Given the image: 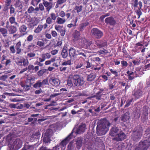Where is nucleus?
I'll return each instance as SVG.
<instances>
[{
  "label": "nucleus",
  "mask_w": 150,
  "mask_h": 150,
  "mask_svg": "<svg viewBox=\"0 0 150 150\" xmlns=\"http://www.w3.org/2000/svg\"><path fill=\"white\" fill-rule=\"evenodd\" d=\"M96 75L93 74H91L87 76V80L88 81H91L94 80L96 78Z\"/></svg>",
  "instance_id": "obj_37"
},
{
  "label": "nucleus",
  "mask_w": 150,
  "mask_h": 150,
  "mask_svg": "<svg viewBox=\"0 0 150 150\" xmlns=\"http://www.w3.org/2000/svg\"><path fill=\"white\" fill-rule=\"evenodd\" d=\"M34 10V8L32 6H31L28 8V12L29 13H31L33 12Z\"/></svg>",
  "instance_id": "obj_64"
},
{
  "label": "nucleus",
  "mask_w": 150,
  "mask_h": 150,
  "mask_svg": "<svg viewBox=\"0 0 150 150\" xmlns=\"http://www.w3.org/2000/svg\"><path fill=\"white\" fill-rule=\"evenodd\" d=\"M121 63L122 64V67L123 68L127 67L128 65V63L126 61L124 60L121 61Z\"/></svg>",
  "instance_id": "obj_56"
},
{
  "label": "nucleus",
  "mask_w": 150,
  "mask_h": 150,
  "mask_svg": "<svg viewBox=\"0 0 150 150\" xmlns=\"http://www.w3.org/2000/svg\"><path fill=\"white\" fill-rule=\"evenodd\" d=\"M86 125L85 124L82 123L80 125L76 130V133L77 134H80L83 133L85 132Z\"/></svg>",
  "instance_id": "obj_18"
},
{
  "label": "nucleus",
  "mask_w": 150,
  "mask_h": 150,
  "mask_svg": "<svg viewBox=\"0 0 150 150\" xmlns=\"http://www.w3.org/2000/svg\"><path fill=\"white\" fill-rule=\"evenodd\" d=\"M67 0H57L55 6V8H57L59 7V5L62 4L66 2Z\"/></svg>",
  "instance_id": "obj_39"
},
{
  "label": "nucleus",
  "mask_w": 150,
  "mask_h": 150,
  "mask_svg": "<svg viewBox=\"0 0 150 150\" xmlns=\"http://www.w3.org/2000/svg\"><path fill=\"white\" fill-rule=\"evenodd\" d=\"M124 144L123 143H121L118 144L117 147V150H122L125 148Z\"/></svg>",
  "instance_id": "obj_49"
},
{
  "label": "nucleus",
  "mask_w": 150,
  "mask_h": 150,
  "mask_svg": "<svg viewBox=\"0 0 150 150\" xmlns=\"http://www.w3.org/2000/svg\"><path fill=\"white\" fill-rule=\"evenodd\" d=\"M105 22L107 24H109L111 25L114 26L116 23V21L114 18L110 17L105 18Z\"/></svg>",
  "instance_id": "obj_19"
},
{
  "label": "nucleus",
  "mask_w": 150,
  "mask_h": 150,
  "mask_svg": "<svg viewBox=\"0 0 150 150\" xmlns=\"http://www.w3.org/2000/svg\"><path fill=\"white\" fill-rule=\"evenodd\" d=\"M8 75L9 76V75H7L6 74H4L0 76V80L4 81H5L8 78Z\"/></svg>",
  "instance_id": "obj_55"
},
{
  "label": "nucleus",
  "mask_w": 150,
  "mask_h": 150,
  "mask_svg": "<svg viewBox=\"0 0 150 150\" xmlns=\"http://www.w3.org/2000/svg\"><path fill=\"white\" fill-rule=\"evenodd\" d=\"M141 109L140 107H137L134 111L133 112V114L134 115V118L135 119H139L141 114Z\"/></svg>",
  "instance_id": "obj_20"
},
{
  "label": "nucleus",
  "mask_w": 150,
  "mask_h": 150,
  "mask_svg": "<svg viewBox=\"0 0 150 150\" xmlns=\"http://www.w3.org/2000/svg\"><path fill=\"white\" fill-rule=\"evenodd\" d=\"M74 40H78L80 37V33L77 30H75L73 35Z\"/></svg>",
  "instance_id": "obj_28"
},
{
  "label": "nucleus",
  "mask_w": 150,
  "mask_h": 150,
  "mask_svg": "<svg viewBox=\"0 0 150 150\" xmlns=\"http://www.w3.org/2000/svg\"><path fill=\"white\" fill-rule=\"evenodd\" d=\"M50 137H51L50 136L44 135L43 139V142L46 143L50 142V141H51Z\"/></svg>",
  "instance_id": "obj_46"
},
{
  "label": "nucleus",
  "mask_w": 150,
  "mask_h": 150,
  "mask_svg": "<svg viewBox=\"0 0 150 150\" xmlns=\"http://www.w3.org/2000/svg\"><path fill=\"white\" fill-rule=\"evenodd\" d=\"M55 29L58 32L60 33L61 36H64L66 33V30L63 26L56 25Z\"/></svg>",
  "instance_id": "obj_14"
},
{
  "label": "nucleus",
  "mask_w": 150,
  "mask_h": 150,
  "mask_svg": "<svg viewBox=\"0 0 150 150\" xmlns=\"http://www.w3.org/2000/svg\"><path fill=\"white\" fill-rule=\"evenodd\" d=\"M36 44L39 47H41L44 46L45 45V43L44 42L42 41H38L37 42Z\"/></svg>",
  "instance_id": "obj_61"
},
{
  "label": "nucleus",
  "mask_w": 150,
  "mask_h": 150,
  "mask_svg": "<svg viewBox=\"0 0 150 150\" xmlns=\"http://www.w3.org/2000/svg\"><path fill=\"white\" fill-rule=\"evenodd\" d=\"M119 131V129L117 127H113L110 129L109 134L112 137L115 136H116L117 133Z\"/></svg>",
  "instance_id": "obj_23"
},
{
  "label": "nucleus",
  "mask_w": 150,
  "mask_h": 150,
  "mask_svg": "<svg viewBox=\"0 0 150 150\" xmlns=\"http://www.w3.org/2000/svg\"><path fill=\"white\" fill-rule=\"evenodd\" d=\"M102 95V94L101 93V92H98L95 95L92 96V97L96 98V99L99 100L101 99Z\"/></svg>",
  "instance_id": "obj_41"
},
{
  "label": "nucleus",
  "mask_w": 150,
  "mask_h": 150,
  "mask_svg": "<svg viewBox=\"0 0 150 150\" xmlns=\"http://www.w3.org/2000/svg\"><path fill=\"white\" fill-rule=\"evenodd\" d=\"M36 54L34 52H30L28 53L27 54V57L28 58H30L31 59H33L34 57L35 56Z\"/></svg>",
  "instance_id": "obj_40"
},
{
  "label": "nucleus",
  "mask_w": 150,
  "mask_h": 150,
  "mask_svg": "<svg viewBox=\"0 0 150 150\" xmlns=\"http://www.w3.org/2000/svg\"><path fill=\"white\" fill-rule=\"evenodd\" d=\"M133 95L136 99H138L142 96V92L140 90H138L135 91Z\"/></svg>",
  "instance_id": "obj_34"
},
{
  "label": "nucleus",
  "mask_w": 150,
  "mask_h": 150,
  "mask_svg": "<svg viewBox=\"0 0 150 150\" xmlns=\"http://www.w3.org/2000/svg\"><path fill=\"white\" fill-rule=\"evenodd\" d=\"M8 146L9 148V150H18V148L19 146H18V147H16L13 143L12 144H9Z\"/></svg>",
  "instance_id": "obj_43"
},
{
  "label": "nucleus",
  "mask_w": 150,
  "mask_h": 150,
  "mask_svg": "<svg viewBox=\"0 0 150 150\" xmlns=\"http://www.w3.org/2000/svg\"><path fill=\"white\" fill-rule=\"evenodd\" d=\"M13 143L16 147H18V146H19L18 149H19L22 146L23 142L19 139L17 138L14 141Z\"/></svg>",
  "instance_id": "obj_24"
},
{
  "label": "nucleus",
  "mask_w": 150,
  "mask_h": 150,
  "mask_svg": "<svg viewBox=\"0 0 150 150\" xmlns=\"http://www.w3.org/2000/svg\"><path fill=\"white\" fill-rule=\"evenodd\" d=\"M16 62L18 65H23L25 67L28 65L29 64L28 60L22 56L17 57L16 58Z\"/></svg>",
  "instance_id": "obj_8"
},
{
  "label": "nucleus",
  "mask_w": 150,
  "mask_h": 150,
  "mask_svg": "<svg viewBox=\"0 0 150 150\" xmlns=\"http://www.w3.org/2000/svg\"><path fill=\"white\" fill-rule=\"evenodd\" d=\"M66 21V20L64 18H62L58 17L57 19L56 22L58 24H64Z\"/></svg>",
  "instance_id": "obj_35"
},
{
  "label": "nucleus",
  "mask_w": 150,
  "mask_h": 150,
  "mask_svg": "<svg viewBox=\"0 0 150 150\" xmlns=\"http://www.w3.org/2000/svg\"><path fill=\"white\" fill-rule=\"evenodd\" d=\"M48 84V80L47 79H44L41 81V80L37 81L33 85V86L35 88L42 87V86Z\"/></svg>",
  "instance_id": "obj_10"
},
{
  "label": "nucleus",
  "mask_w": 150,
  "mask_h": 150,
  "mask_svg": "<svg viewBox=\"0 0 150 150\" xmlns=\"http://www.w3.org/2000/svg\"><path fill=\"white\" fill-rule=\"evenodd\" d=\"M150 146V143L147 140L141 141L139 144V146L141 147L143 150H147Z\"/></svg>",
  "instance_id": "obj_15"
},
{
  "label": "nucleus",
  "mask_w": 150,
  "mask_h": 150,
  "mask_svg": "<svg viewBox=\"0 0 150 150\" xmlns=\"http://www.w3.org/2000/svg\"><path fill=\"white\" fill-rule=\"evenodd\" d=\"M95 42L96 45L99 48L104 47L107 45L106 42H104L102 40H96Z\"/></svg>",
  "instance_id": "obj_17"
},
{
  "label": "nucleus",
  "mask_w": 150,
  "mask_h": 150,
  "mask_svg": "<svg viewBox=\"0 0 150 150\" xmlns=\"http://www.w3.org/2000/svg\"><path fill=\"white\" fill-rule=\"evenodd\" d=\"M55 60V58H52L50 59V60L46 61L45 62V64L46 65H49L52 62H54Z\"/></svg>",
  "instance_id": "obj_50"
},
{
  "label": "nucleus",
  "mask_w": 150,
  "mask_h": 150,
  "mask_svg": "<svg viewBox=\"0 0 150 150\" xmlns=\"http://www.w3.org/2000/svg\"><path fill=\"white\" fill-rule=\"evenodd\" d=\"M50 83L52 86H58L60 84V81L57 79L55 78H50L49 79Z\"/></svg>",
  "instance_id": "obj_22"
},
{
  "label": "nucleus",
  "mask_w": 150,
  "mask_h": 150,
  "mask_svg": "<svg viewBox=\"0 0 150 150\" xmlns=\"http://www.w3.org/2000/svg\"><path fill=\"white\" fill-rule=\"evenodd\" d=\"M74 149L73 142H70L67 147V150H72Z\"/></svg>",
  "instance_id": "obj_60"
},
{
  "label": "nucleus",
  "mask_w": 150,
  "mask_h": 150,
  "mask_svg": "<svg viewBox=\"0 0 150 150\" xmlns=\"http://www.w3.org/2000/svg\"><path fill=\"white\" fill-rule=\"evenodd\" d=\"M149 107L146 105L143 107L142 109V115L141 116L142 121L143 122H146L148 118Z\"/></svg>",
  "instance_id": "obj_6"
},
{
  "label": "nucleus",
  "mask_w": 150,
  "mask_h": 150,
  "mask_svg": "<svg viewBox=\"0 0 150 150\" xmlns=\"http://www.w3.org/2000/svg\"><path fill=\"white\" fill-rule=\"evenodd\" d=\"M8 32L10 34H13L17 31L16 27L14 26H10L8 28Z\"/></svg>",
  "instance_id": "obj_26"
},
{
  "label": "nucleus",
  "mask_w": 150,
  "mask_h": 150,
  "mask_svg": "<svg viewBox=\"0 0 150 150\" xmlns=\"http://www.w3.org/2000/svg\"><path fill=\"white\" fill-rule=\"evenodd\" d=\"M9 49L11 52L12 53L14 54L16 52V54H21L22 52L21 41H20L17 42L16 44L15 47L14 45L10 46Z\"/></svg>",
  "instance_id": "obj_4"
},
{
  "label": "nucleus",
  "mask_w": 150,
  "mask_h": 150,
  "mask_svg": "<svg viewBox=\"0 0 150 150\" xmlns=\"http://www.w3.org/2000/svg\"><path fill=\"white\" fill-rule=\"evenodd\" d=\"M25 18L26 21L28 22L33 21V20H34V18H32L30 15L26 16Z\"/></svg>",
  "instance_id": "obj_54"
},
{
  "label": "nucleus",
  "mask_w": 150,
  "mask_h": 150,
  "mask_svg": "<svg viewBox=\"0 0 150 150\" xmlns=\"http://www.w3.org/2000/svg\"><path fill=\"white\" fill-rule=\"evenodd\" d=\"M72 132H71L60 142L59 144V145L61 146L62 149L63 148H64V149H65V146L66 144L69 142V141L72 138Z\"/></svg>",
  "instance_id": "obj_12"
},
{
  "label": "nucleus",
  "mask_w": 150,
  "mask_h": 150,
  "mask_svg": "<svg viewBox=\"0 0 150 150\" xmlns=\"http://www.w3.org/2000/svg\"><path fill=\"white\" fill-rule=\"evenodd\" d=\"M9 21L11 24H14L18 27L19 26L18 23L16 21V18L14 16H11L9 19Z\"/></svg>",
  "instance_id": "obj_33"
},
{
  "label": "nucleus",
  "mask_w": 150,
  "mask_h": 150,
  "mask_svg": "<svg viewBox=\"0 0 150 150\" xmlns=\"http://www.w3.org/2000/svg\"><path fill=\"white\" fill-rule=\"evenodd\" d=\"M6 58V56L3 55L0 61L1 63L2 64L4 65L5 67H9L11 64V61L10 59H8Z\"/></svg>",
  "instance_id": "obj_13"
},
{
  "label": "nucleus",
  "mask_w": 150,
  "mask_h": 150,
  "mask_svg": "<svg viewBox=\"0 0 150 150\" xmlns=\"http://www.w3.org/2000/svg\"><path fill=\"white\" fill-rule=\"evenodd\" d=\"M134 98H132L129 100H127L126 102V104L125 105V107L127 108L130 105L131 103L133 101Z\"/></svg>",
  "instance_id": "obj_51"
},
{
  "label": "nucleus",
  "mask_w": 150,
  "mask_h": 150,
  "mask_svg": "<svg viewBox=\"0 0 150 150\" xmlns=\"http://www.w3.org/2000/svg\"><path fill=\"white\" fill-rule=\"evenodd\" d=\"M0 32L2 34L4 37L7 36V30L5 28H1L0 29Z\"/></svg>",
  "instance_id": "obj_45"
},
{
  "label": "nucleus",
  "mask_w": 150,
  "mask_h": 150,
  "mask_svg": "<svg viewBox=\"0 0 150 150\" xmlns=\"http://www.w3.org/2000/svg\"><path fill=\"white\" fill-rule=\"evenodd\" d=\"M73 75H71L67 81V85L71 87L73 86V84L72 83V81H73Z\"/></svg>",
  "instance_id": "obj_38"
},
{
  "label": "nucleus",
  "mask_w": 150,
  "mask_h": 150,
  "mask_svg": "<svg viewBox=\"0 0 150 150\" xmlns=\"http://www.w3.org/2000/svg\"><path fill=\"white\" fill-rule=\"evenodd\" d=\"M89 24V23L87 21L80 24L78 28L79 30L80 31H83L85 27L88 26Z\"/></svg>",
  "instance_id": "obj_27"
},
{
  "label": "nucleus",
  "mask_w": 150,
  "mask_h": 150,
  "mask_svg": "<svg viewBox=\"0 0 150 150\" xmlns=\"http://www.w3.org/2000/svg\"><path fill=\"white\" fill-rule=\"evenodd\" d=\"M83 6H75L74 8V10L76 11L77 13H79L81 12L82 10Z\"/></svg>",
  "instance_id": "obj_48"
},
{
  "label": "nucleus",
  "mask_w": 150,
  "mask_h": 150,
  "mask_svg": "<svg viewBox=\"0 0 150 150\" xmlns=\"http://www.w3.org/2000/svg\"><path fill=\"white\" fill-rule=\"evenodd\" d=\"M61 149L59 146L57 145L56 146L52 148L51 149H48L46 147H43L42 146L40 147V149L39 150H61Z\"/></svg>",
  "instance_id": "obj_31"
},
{
  "label": "nucleus",
  "mask_w": 150,
  "mask_h": 150,
  "mask_svg": "<svg viewBox=\"0 0 150 150\" xmlns=\"http://www.w3.org/2000/svg\"><path fill=\"white\" fill-rule=\"evenodd\" d=\"M92 36L97 39L101 38L103 36V33L96 28H93L91 30Z\"/></svg>",
  "instance_id": "obj_7"
},
{
  "label": "nucleus",
  "mask_w": 150,
  "mask_h": 150,
  "mask_svg": "<svg viewBox=\"0 0 150 150\" xmlns=\"http://www.w3.org/2000/svg\"><path fill=\"white\" fill-rule=\"evenodd\" d=\"M140 8H138L136 11V12L138 18H139L140 17V16L142 15V13L141 11Z\"/></svg>",
  "instance_id": "obj_62"
},
{
  "label": "nucleus",
  "mask_w": 150,
  "mask_h": 150,
  "mask_svg": "<svg viewBox=\"0 0 150 150\" xmlns=\"http://www.w3.org/2000/svg\"><path fill=\"white\" fill-rule=\"evenodd\" d=\"M78 53L77 54L81 55L84 57H86V53L83 50H80L77 51Z\"/></svg>",
  "instance_id": "obj_47"
},
{
  "label": "nucleus",
  "mask_w": 150,
  "mask_h": 150,
  "mask_svg": "<svg viewBox=\"0 0 150 150\" xmlns=\"http://www.w3.org/2000/svg\"><path fill=\"white\" fill-rule=\"evenodd\" d=\"M130 117L129 113V112L125 113L121 117V120L122 122V124L124 125V126H125L126 125L128 124L129 122V120Z\"/></svg>",
  "instance_id": "obj_9"
},
{
  "label": "nucleus",
  "mask_w": 150,
  "mask_h": 150,
  "mask_svg": "<svg viewBox=\"0 0 150 150\" xmlns=\"http://www.w3.org/2000/svg\"><path fill=\"white\" fill-rule=\"evenodd\" d=\"M47 69H42L38 71L37 74L39 77L42 76L44 73H45L47 71Z\"/></svg>",
  "instance_id": "obj_44"
},
{
  "label": "nucleus",
  "mask_w": 150,
  "mask_h": 150,
  "mask_svg": "<svg viewBox=\"0 0 150 150\" xmlns=\"http://www.w3.org/2000/svg\"><path fill=\"white\" fill-rule=\"evenodd\" d=\"M78 20V17H76L74 22V24L70 23L67 25V27L69 28H71L72 27H75L76 26V23Z\"/></svg>",
  "instance_id": "obj_42"
},
{
  "label": "nucleus",
  "mask_w": 150,
  "mask_h": 150,
  "mask_svg": "<svg viewBox=\"0 0 150 150\" xmlns=\"http://www.w3.org/2000/svg\"><path fill=\"white\" fill-rule=\"evenodd\" d=\"M43 28V25H39L34 30V32L36 34H39L40 33L42 30Z\"/></svg>",
  "instance_id": "obj_29"
},
{
  "label": "nucleus",
  "mask_w": 150,
  "mask_h": 150,
  "mask_svg": "<svg viewBox=\"0 0 150 150\" xmlns=\"http://www.w3.org/2000/svg\"><path fill=\"white\" fill-rule=\"evenodd\" d=\"M33 39V35L31 34L29 35L27 38V41L28 42H31Z\"/></svg>",
  "instance_id": "obj_63"
},
{
  "label": "nucleus",
  "mask_w": 150,
  "mask_h": 150,
  "mask_svg": "<svg viewBox=\"0 0 150 150\" xmlns=\"http://www.w3.org/2000/svg\"><path fill=\"white\" fill-rule=\"evenodd\" d=\"M96 127V133L99 136L105 135L109 130L110 124L105 119L100 120L98 122Z\"/></svg>",
  "instance_id": "obj_1"
},
{
  "label": "nucleus",
  "mask_w": 150,
  "mask_h": 150,
  "mask_svg": "<svg viewBox=\"0 0 150 150\" xmlns=\"http://www.w3.org/2000/svg\"><path fill=\"white\" fill-rule=\"evenodd\" d=\"M27 28V27L25 25H23L19 28V31L22 34L26 33V34L27 33L26 31Z\"/></svg>",
  "instance_id": "obj_32"
},
{
  "label": "nucleus",
  "mask_w": 150,
  "mask_h": 150,
  "mask_svg": "<svg viewBox=\"0 0 150 150\" xmlns=\"http://www.w3.org/2000/svg\"><path fill=\"white\" fill-rule=\"evenodd\" d=\"M126 138V135L124 132L120 130L119 132L117 134L116 136L112 139L113 140L116 141L117 142L122 141Z\"/></svg>",
  "instance_id": "obj_11"
},
{
  "label": "nucleus",
  "mask_w": 150,
  "mask_h": 150,
  "mask_svg": "<svg viewBox=\"0 0 150 150\" xmlns=\"http://www.w3.org/2000/svg\"><path fill=\"white\" fill-rule=\"evenodd\" d=\"M143 129L142 126L140 125L135 127L132 132V138L135 142L138 141L142 136Z\"/></svg>",
  "instance_id": "obj_2"
},
{
  "label": "nucleus",
  "mask_w": 150,
  "mask_h": 150,
  "mask_svg": "<svg viewBox=\"0 0 150 150\" xmlns=\"http://www.w3.org/2000/svg\"><path fill=\"white\" fill-rule=\"evenodd\" d=\"M83 141V138L81 137H77L75 139V142H76V147L78 150L80 149L81 147Z\"/></svg>",
  "instance_id": "obj_21"
},
{
  "label": "nucleus",
  "mask_w": 150,
  "mask_h": 150,
  "mask_svg": "<svg viewBox=\"0 0 150 150\" xmlns=\"http://www.w3.org/2000/svg\"><path fill=\"white\" fill-rule=\"evenodd\" d=\"M61 55L63 58H66L68 55L67 52V47L64 46L62 49L61 53Z\"/></svg>",
  "instance_id": "obj_25"
},
{
  "label": "nucleus",
  "mask_w": 150,
  "mask_h": 150,
  "mask_svg": "<svg viewBox=\"0 0 150 150\" xmlns=\"http://www.w3.org/2000/svg\"><path fill=\"white\" fill-rule=\"evenodd\" d=\"M15 6L16 7H18L20 9H21L22 7V4L20 1H18L16 2L15 4Z\"/></svg>",
  "instance_id": "obj_52"
},
{
  "label": "nucleus",
  "mask_w": 150,
  "mask_h": 150,
  "mask_svg": "<svg viewBox=\"0 0 150 150\" xmlns=\"http://www.w3.org/2000/svg\"><path fill=\"white\" fill-rule=\"evenodd\" d=\"M81 42L82 46L86 48H88L92 43V41H89L85 38H82L81 39Z\"/></svg>",
  "instance_id": "obj_16"
},
{
  "label": "nucleus",
  "mask_w": 150,
  "mask_h": 150,
  "mask_svg": "<svg viewBox=\"0 0 150 150\" xmlns=\"http://www.w3.org/2000/svg\"><path fill=\"white\" fill-rule=\"evenodd\" d=\"M52 134V131L51 129H48L47 130L45 135L51 137Z\"/></svg>",
  "instance_id": "obj_57"
},
{
  "label": "nucleus",
  "mask_w": 150,
  "mask_h": 150,
  "mask_svg": "<svg viewBox=\"0 0 150 150\" xmlns=\"http://www.w3.org/2000/svg\"><path fill=\"white\" fill-rule=\"evenodd\" d=\"M128 76V79L129 80H132L134 79V73L133 72H130L129 70H128L126 72Z\"/></svg>",
  "instance_id": "obj_36"
},
{
  "label": "nucleus",
  "mask_w": 150,
  "mask_h": 150,
  "mask_svg": "<svg viewBox=\"0 0 150 150\" xmlns=\"http://www.w3.org/2000/svg\"><path fill=\"white\" fill-rule=\"evenodd\" d=\"M35 79V77L34 76L28 77L25 81L21 82L20 85L23 88L24 91H28L30 90L32 84L34 83Z\"/></svg>",
  "instance_id": "obj_3"
},
{
  "label": "nucleus",
  "mask_w": 150,
  "mask_h": 150,
  "mask_svg": "<svg viewBox=\"0 0 150 150\" xmlns=\"http://www.w3.org/2000/svg\"><path fill=\"white\" fill-rule=\"evenodd\" d=\"M109 70L112 74L115 75V77L118 76V73L116 70H114L112 69H110Z\"/></svg>",
  "instance_id": "obj_59"
},
{
  "label": "nucleus",
  "mask_w": 150,
  "mask_h": 150,
  "mask_svg": "<svg viewBox=\"0 0 150 150\" xmlns=\"http://www.w3.org/2000/svg\"><path fill=\"white\" fill-rule=\"evenodd\" d=\"M69 55L71 58L76 57L77 54L76 53L75 50L72 48H71L69 50Z\"/></svg>",
  "instance_id": "obj_30"
},
{
  "label": "nucleus",
  "mask_w": 150,
  "mask_h": 150,
  "mask_svg": "<svg viewBox=\"0 0 150 150\" xmlns=\"http://www.w3.org/2000/svg\"><path fill=\"white\" fill-rule=\"evenodd\" d=\"M74 83L76 86H82L84 83L83 78L78 75H74L73 76Z\"/></svg>",
  "instance_id": "obj_5"
},
{
  "label": "nucleus",
  "mask_w": 150,
  "mask_h": 150,
  "mask_svg": "<svg viewBox=\"0 0 150 150\" xmlns=\"http://www.w3.org/2000/svg\"><path fill=\"white\" fill-rule=\"evenodd\" d=\"M71 64V61L70 60H69L67 61H65L63 62L62 65L63 66L70 65Z\"/></svg>",
  "instance_id": "obj_58"
},
{
  "label": "nucleus",
  "mask_w": 150,
  "mask_h": 150,
  "mask_svg": "<svg viewBox=\"0 0 150 150\" xmlns=\"http://www.w3.org/2000/svg\"><path fill=\"white\" fill-rule=\"evenodd\" d=\"M38 23L37 22L35 21V20L34 21L33 20V21L30 22L29 24V25L31 27H34L35 26L37 25Z\"/></svg>",
  "instance_id": "obj_53"
}]
</instances>
